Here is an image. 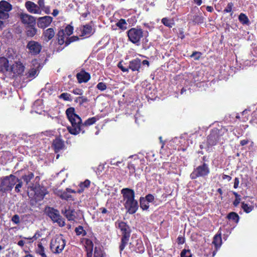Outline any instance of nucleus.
I'll return each mask as SVG.
<instances>
[{"instance_id":"obj_1","label":"nucleus","mask_w":257,"mask_h":257,"mask_svg":"<svg viewBox=\"0 0 257 257\" xmlns=\"http://www.w3.org/2000/svg\"><path fill=\"white\" fill-rule=\"evenodd\" d=\"M67 117L71 123V126H68L67 128L70 134L77 135L80 133H85V130L82 128V119L75 112V108L73 107L68 108L66 110Z\"/></svg>"},{"instance_id":"obj_2","label":"nucleus","mask_w":257,"mask_h":257,"mask_svg":"<svg viewBox=\"0 0 257 257\" xmlns=\"http://www.w3.org/2000/svg\"><path fill=\"white\" fill-rule=\"evenodd\" d=\"M123 200L124 206L127 212L130 214H135L139 208L138 201L135 199V193L134 191L128 188H123L121 190Z\"/></svg>"},{"instance_id":"obj_3","label":"nucleus","mask_w":257,"mask_h":257,"mask_svg":"<svg viewBox=\"0 0 257 257\" xmlns=\"http://www.w3.org/2000/svg\"><path fill=\"white\" fill-rule=\"evenodd\" d=\"M228 130L225 126H222L220 129L213 128L207 137L206 148L207 151L213 146L216 145L221 140H224L223 136L227 134Z\"/></svg>"},{"instance_id":"obj_4","label":"nucleus","mask_w":257,"mask_h":257,"mask_svg":"<svg viewBox=\"0 0 257 257\" xmlns=\"http://www.w3.org/2000/svg\"><path fill=\"white\" fill-rule=\"evenodd\" d=\"M148 35V31L144 33L143 29L138 27L137 28H132L127 31L128 40L137 45L139 44L141 40L144 36L147 37Z\"/></svg>"},{"instance_id":"obj_5","label":"nucleus","mask_w":257,"mask_h":257,"mask_svg":"<svg viewBox=\"0 0 257 257\" xmlns=\"http://www.w3.org/2000/svg\"><path fill=\"white\" fill-rule=\"evenodd\" d=\"M118 228L122 233L121 242L119 246V251L121 253L128 243L131 235V229L126 223L123 221H121L118 223Z\"/></svg>"},{"instance_id":"obj_6","label":"nucleus","mask_w":257,"mask_h":257,"mask_svg":"<svg viewBox=\"0 0 257 257\" xmlns=\"http://www.w3.org/2000/svg\"><path fill=\"white\" fill-rule=\"evenodd\" d=\"M1 180L0 192L6 193L13 189L16 183L17 177L15 175L11 174L2 178Z\"/></svg>"},{"instance_id":"obj_7","label":"nucleus","mask_w":257,"mask_h":257,"mask_svg":"<svg viewBox=\"0 0 257 257\" xmlns=\"http://www.w3.org/2000/svg\"><path fill=\"white\" fill-rule=\"evenodd\" d=\"M66 245V240L60 234L53 238L50 243V249L54 253H60L64 249Z\"/></svg>"},{"instance_id":"obj_8","label":"nucleus","mask_w":257,"mask_h":257,"mask_svg":"<svg viewBox=\"0 0 257 257\" xmlns=\"http://www.w3.org/2000/svg\"><path fill=\"white\" fill-rule=\"evenodd\" d=\"M210 173V169L208 164L203 163L201 165L194 168L191 173L190 177L194 180L199 177L206 178Z\"/></svg>"},{"instance_id":"obj_9","label":"nucleus","mask_w":257,"mask_h":257,"mask_svg":"<svg viewBox=\"0 0 257 257\" xmlns=\"http://www.w3.org/2000/svg\"><path fill=\"white\" fill-rule=\"evenodd\" d=\"M26 48L28 50L29 53L32 56H37L42 49V45L39 42L31 40L27 43Z\"/></svg>"},{"instance_id":"obj_10","label":"nucleus","mask_w":257,"mask_h":257,"mask_svg":"<svg viewBox=\"0 0 257 257\" xmlns=\"http://www.w3.org/2000/svg\"><path fill=\"white\" fill-rule=\"evenodd\" d=\"M47 214L53 221L57 222L60 225H64L65 222L61 218V216L57 209L49 207L47 210Z\"/></svg>"},{"instance_id":"obj_11","label":"nucleus","mask_w":257,"mask_h":257,"mask_svg":"<svg viewBox=\"0 0 257 257\" xmlns=\"http://www.w3.org/2000/svg\"><path fill=\"white\" fill-rule=\"evenodd\" d=\"M25 69V66L20 61H16L10 67V71L13 74L14 77H17L23 75Z\"/></svg>"},{"instance_id":"obj_12","label":"nucleus","mask_w":257,"mask_h":257,"mask_svg":"<svg viewBox=\"0 0 257 257\" xmlns=\"http://www.w3.org/2000/svg\"><path fill=\"white\" fill-rule=\"evenodd\" d=\"M52 147L55 153H58L61 150L65 149V145L64 141L62 140L60 136L56 137L53 141Z\"/></svg>"},{"instance_id":"obj_13","label":"nucleus","mask_w":257,"mask_h":257,"mask_svg":"<svg viewBox=\"0 0 257 257\" xmlns=\"http://www.w3.org/2000/svg\"><path fill=\"white\" fill-rule=\"evenodd\" d=\"M21 22L25 26L36 25V18L34 16L26 13H21L20 15Z\"/></svg>"},{"instance_id":"obj_14","label":"nucleus","mask_w":257,"mask_h":257,"mask_svg":"<svg viewBox=\"0 0 257 257\" xmlns=\"http://www.w3.org/2000/svg\"><path fill=\"white\" fill-rule=\"evenodd\" d=\"M53 18L46 16L40 17L37 20V26L39 28L41 29H45L48 27L52 22Z\"/></svg>"},{"instance_id":"obj_15","label":"nucleus","mask_w":257,"mask_h":257,"mask_svg":"<svg viewBox=\"0 0 257 257\" xmlns=\"http://www.w3.org/2000/svg\"><path fill=\"white\" fill-rule=\"evenodd\" d=\"M76 78L78 82L80 84L82 83L87 82L91 78V76L89 73L86 72L84 69L77 73Z\"/></svg>"},{"instance_id":"obj_16","label":"nucleus","mask_w":257,"mask_h":257,"mask_svg":"<svg viewBox=\"0 0 257 257\" xmlns=\"http://www.w3.org/2000/svg\"><path fill=\"white\" fill-rule=\"evenodd\" d=\"M25 6L27 11L31 14H41V10H40L39 7H38V5L32 1H27L25 3Z\"/></svg>"},{"instance_id":"obj_17","label":"nucleus","mask_w":257,"mask_h":257,"mask_svg":"<svg viewBox=\"0 0 257 257\" xmlns=\"http://www.w3.org/2000/svg\"><path fill=\"white\" fill-rule=\"evenodd\" d=\"M141 66V60L138 58H136L130 61L128 67L129 69H131L132 71L140 72L142 68Z\"/></svg>"},{"instance_id":"obj_18","label":"nucleus","mask_w":257,"mask_h":257,"mask_svg":"<svg viewBox=\"0 0 257 257\" xmlns=\"http://www.w3.org/2000/svg\"><path fill=\"white\" fill-rule=\"evenodd\" d=\"M48 193V191L44 187L36 188L35 191V199L36 201H41L44 199L45 195Z\"/></svg>"},{"instance_id":"obj_19","label":"nucleus","mask_w":257,"mask_h":257,"mask_svg":"<svg viewBox=\"0 0 257 257\" xmlns=\"http://www.w3.org/2000/svg\"><path fill=\"white\" fill-rule=\"evenodd\" d=\"M85 241V248L86 251L87 257H92L93 250V243L89 238H84Z\"/></svg>"},{"instance_id":"obj_20","label":"nucleus","mask_w":257,"mask_h":257,"mask_svg":"<svg viewBox=\"0 0 257 257\" xmlns=\"http://www.w3.org/2000/svg\"><path fill=\"white\" fill-rule=\"evenodd\" d=\"M10 71L9 61L4 57H0V72Z\"/></svg>"},{"instance_id":"obj_21","label":"nucleus","mask_w":257,"mask_h":257,"mask_svg":"<svg viewBox=\"0 0 257 257\" xmlns=\"http://www.w3.org/2000/svg\"><path fill=\"white\" fill-rule=\"evenodd\" d=\"M62 212L69 221H74L76 218V211L70 207L68 209H65Z\"/></svg>"},{"instance_id":"obj_22","label":"nucleus","mask_w":257,"mask_h":257,"mask_svg":"<svg viewBox=\"0 0 257 257\" xmlns=\"http://www.w3.org/2000/svg\"><path fill=\"white\" fill-rule=\"evenodd\" d=\"M55 32L53 28H50L44 31L43 33V36L44 39L46 42H48L51 40L55 36Z\"/></svg>"},{"instance_id":"obj_23","label":"nucleus","mask_w":257,"mask_h":257,"mask_svg":"<svg viewBox=\"0 0 257 257\" xmlns=\"http://www.w3.org/2000/svg\"><path fill=\"white\" fill-rule=\"evenodd\" d=\"M26 28V34L28 37H33L37 33V29L35 25L25 26Z\"/></svg>"},{"instance_id":"obj_24","label":"nucleus","mask_w":257,"mask_h":257,"mask_svg":"<svg viewBox=\"0 0 257 257\" xmlns=\"http://www.w3.org/2000/svg\"><path fill=\"white\" fill-rule=\"evenodd\" d=\"M226 218L229 221L237 224L239 222L240 217L237 213L231 212L227 215Z\"/></svg>"},{"instance_id":"obj_25","label":"nucleus","mask_w":257,"mask_h":257,"mask_svg":"<svg viewBox=\"0 0 257 257\" xmlns=\"http://www.w3.org/2000/svg\"><path fill=\"white\" fill-rule=\"evenodd\" d=\"M57 39L58 43L60 45H62L64 44H66V35L64 32V30L63 29H61L59 30L57 33Z\"/></svg>"},{"instance_id":"obj_26","label":"nucleus","mask_w":257,"mask_h":257,"mask_svg":"<svg viewBox=\"0 0 257 257\" xmlns=\"http://www.w3.org/2000/svg\"><path fill=\"white\" fill-rule=\"evenodd\" d=\"M212 243L216 247H220L222 244L221 231L219 229L217 233L213 237Z\"/></svg>"},{"instance_id":"obj_27","label":"nucleus","mask_w":257,"mask_h":257,"mask_svg":"<svg viewBox=\"0 0 257 257\" xmlns=\"http://www.w3.org/2000/svg\"><path fill=\"white\" fill-rule=\"evenodd\" d=\"M90 184V181L88 179H86L84 182H80L78 185L79 188L77 191V193L79 194L82 193L85 188L89 187Z\"/></svg>"},{"instance_id":"obj_28","label":"nucleus","mask_w":257,"mask_h":257,"mask_svg":"<svg viewBox=\"0 0 257 257\" xmlns=\"http://www.w3.org/2000/svg\"><path fill=\"white\" fill-rule=\"evenodd\" d=\"M12 6L11 4L6 1L0 2V9L8 13L12 10Z\"/></svg>"},{"instance_id":"obj_29","label":"nucleus","mask_w":257,"mask_h":257,"mask_svg":"<svg viewBox=\"0 0 257 257\" xmlns=\"http://www.w3.org/2000/svg\"><path fill=\"white\" fill-rule=\"evenodd\" d=\"M93 257H106V253L101 247H94Z\"/></svg>"},{"instance_id":"obj_30","label":"nucleus","mask_w":257,"mask_h":257,"mask_svg":"<svg viewBox=\"0 0 257 257\" xmlns=\"http://www.w3.org/2000/svg\"><path fill=\"white\" fill-rule=\"evenodd\" d=\"M34 173L32 172H28L27 174H25L22 176V179L24 180L27 185H29L31 180L34 179Z\"/></svg>"},{"instance_id":"obj_31","label":"nucleus","mask_w":257,"mask_h":257,"mask_svg":"<svg viewBox=\"0 0 257 257\" xmlns=\"http://www.w3.org/2000/svg\"><path fill=\"white\" fill-rule=\"evenodd\" d=\"M255 206L257 207L256 205H249L244 202H241V208L244 212L246 213H249L251 212L253 210Z\"/></svg>"},{"instance_id":"obj_32","label":"nucleus","mask_w":257,"mask_h":257,"mask_svg":"<svg viewBox=\"0 0 257 257\" xmlns=\"http://www.w3.org/2000/svg\"><path fill=\"white\" fill-rule=\"evenodd\" d=\"M96 118L95 116L90 117L86 120L84 123L82 122V128L85 130V128L94 124L96 121Z\"/></svg>"},{"instance_id":"obj_33","label":"nucleus","mask_w":257,"mask_h":257,"mask_svg":"<svg viewBox=\"0 0 257 257\" xmlns=\"http://www.w3.org/2000/svg\"><path fill=\"white\" fill-rule=\"evenodd\" d=\"M36 252L41 255V257H47L45 253V248L41 242L38 244L37 247L36 249Z\"/></svg>"},{"instance_id":"obj_34","label":"nucleus","mask_w":257,"mask_h":257,"mask_svg":"<svg viewBox=\"0 0 257 257\" xmlns=\"http://www.w3.org/2000/svg\"><path fill=\"white\" fill-rule=\"evenodd\" d=\"M116 26L121 30L125 31L127 28V24L125 19H120L116 24Z\"/></svg>"},{"instance_id":"obj_35","label":"nucleus","mask_w":257,"mask_h":257,"mask_svg":"<svg viewBox=\"0 0 257 257\" xmlns=\"http://www.w3.org/2000/svg\"><path fill=\"white\" fill-rule=\"evenodd\" d=\"M149 203L143 197L140 198V207L143 210H147L149 208Z\"/></svg>"},{"instance_id":"obj_36","label":"nucleus","mask_w":257,"mask_h":257,"mask_svg":"<svg viewBox=\"0 0 257 257\" xmlns=\"http://www.w3.org/2000/svg\"><path fill=\"white\" fill-rule=\"evenodd\" d=\"M79 96L76 97L74 99V102L76 103H79V105L81 106L84 103L88 102V99L87 97L82 95H79Z\"/></svg>"},{"instance_id":"obj_37","label":"nucleus","mask_w":257,"mask_h":257,"mask_svg":"<svg viewBox=\"0 0 257 257\" xmlns=\"http://www.w3.org/2000/svg\"><path fill=\"white\" fill-rule=\"evenodd\" d=\"M92 28L90 25L87 24L83 26V30L82 31V35L86 36L90 35L92 34Z\"/></svg>"},{"instance_id":"obj_38","label":"nucleus","mask_w":257,"mask_h":257,"mask_svg":"<svg viewBox=\"0 0 257 257\" xmlns=\"http://www.w3.org/2000/svg\"><path fill=\"white\" fill-rule=\"evenodd\" d=\"M239 21L242 25H248L249 20L246 15L243 13H241L238 16Z\"/></svg>"},{"instance_id":"obj_39","label":"nucleus","mask_w":257,"mask_h":257,"mask_svg":"<svg viewBox=\"0 0 257 257\" xmlns=\"http://www.w3.org/2000/svg\"><path fill=\"white\" fill-rule=\"evenodd\" d=\"M75 232L77 235H82L83 236H85L87 234L86 230L83 228V227L81 225H79L75 228Z\"/></svg>"},{"instance_id":"obj_40","label":"nucleus","mask_w":257,"mask_h":257,"mask_svg":"<svg viewBox=\"0 0 257 257\" xmlns=\"http://www.w3.org/2000/svg\"><path fill=\"white\" fill-rule=\"evenodd\" d=\"M38 70L35 68H31L26 74L27 77L33 79L37 75Z\"/></svg>"},{"instance_id":"obj_41","label":"nucleus","mask_w":257,"mask_h":257,"mask_svg":"<svg viewBox=\"0 0 257 257\" xmlns=\"http://www.w3.org/2000/svg\"><path fill=\"white\" fill-rule=\"evenodd\" d=\"M162 23L165 26L169 28H172L174 25L173 21L168 18H164L161 20Z\"/></svg>"},{"instance_id":"obj_42","label":"nucleus","mask_w":257,"mask_h":257,"mask_svg":"<svg viewBox=\"0 0 257 257\" xmlns=\"http://www.w3.org/2000/svg\"><path fill=\"white\" fill-rule=\"evenodd\" d=\"M192 22L194 24H201L204 22V18L199 15H195L193 17Z\"/></svg>"},{"instance_id":"obj_43","label":"nucleus","mask_w":257,"mask_h":257,"mask_svg":"<svg viewBox=\"0 0 257 257\" xmlns=\"http://www.w3.org/2000/svg\"><path fill=\"white\" fill-rule=\"evenodd\" d=\"M58 97L64 101H71L72 100L71 94L67 92L61 93Z\"/></svg>"},{"instance_id":"obj_44","label":"nucleus","mask_w":257,"mask_h":257,"mask_svg":"<svg viewBox=\"0 0 257 257\" xmlns=\"http://www.w3.org/2000/svg\"><path fill=\"white\" fill-rule=\"evenodd\" d=\"M137 245L138 246L136 249L135 251L137 253H142L144 252L145 250V247L144 245L142 242V241L140 240L139 242H138L137 243Z\"/></svg>"},{"instance_id":"obj_45","label":"nucleus","mask_w":257,"mask_h":257,"mask_svg":"<svg viewBox=\"0 0 257 257\" xmlns=\"http://www.w3.org/2000/svg\"><path fill=\"white\" fill-rule=\"evenodd\" d=\"M17 182L18 184H17L15 186V191L17 193H20L21 191V188L23 186V182L21 179L17 178L16 183Z\"/></svg>"},{"instance_id":"obj_46","label":"nucleus","mask_w":257,"mask_h":257,"mask_svg":"<svg viewBox=\"0 0 257 257\" xmlns=\"http://www.w3.org/2000/svg\"><path fill=\"white\" fill-rule=\"evenodd\" d=\"M233 6V4L231 2L228 3L226 8L223 10V13H230V16H231L233 14L232 8Z\"/></svg>"},{"instance_id":"obj_47","label":"nucleus","mask_w":257,"mask_h":257,"mask_svg":"<svg viewBox=\"0 0 257 257\" xmlns=\"http://www.w3.org/2000/svg\"><path fill=\"white\" fill-rule=\"evenodd\" d=\"M79 39L78 37L77 36H72L71 37H68V36L66 37V44L65 46H67L69 45L71 43L75 42L77 41Z\"/></svg>"},{"instance_id":"obj_48","label":"nucleus","mask_w":257,"mask_h":257,"mask_svg":"<svg viewBox=\"0 0 257 257\" xmlns=\"http://www.w3.org/2000/svg\"><path fill=\"white\" fill-rule=\"evenodd\" d=\"M64 32L67 36H69L73 32V27L70 25H68L65 28Z\"/></svg>"},{"instance_id":"obj_49","label":"nucleus","mask_w":257,"mask_h":257,"mask_svg":"<svg viewBox=\"0 0 257 257\" xmlns=\"http://www.w3.org/2000/svg\"><path fill=\"white\" fill-rule=\"evenodd\" d=\"M202 55V53L201 52L199 51H194L192 54L190 55V57L193 58L195 60H199L201 56Z\"/></svg>"},{"instance_id":"obj_50","label":"nucleus","mask_w":257,"mask_h":257,"mask_svg":"<svg viewBox=\"0 0 257 257\" xmlns=\"http://www.w3.org/2000/svg\"><path fill=\"white\" fill-rule=\"evenodd\" d=\"M60 197L61 199L66 200H70L72 198L71 195L68 193L66 191L62 192L60 194Z\"/></svg>"},{"instance_id":"obj_51","label":"nucleus","mask_w":257,"mask_h":257,"mask_svg":"<svg viewBox=\"0 0 257 257\" xmlns=\"http://www.w3.org/2000/svg\"><path fill=\"white\" fill-rule=\"evenodd\" d=\"M181 257H192V253L190 249H184L181 252Z\"/></svg>"},{"instance_id":"obj_52","label":"nucleus","mask_w":257,"mask_h":257,"mask_svg":"<svg viewBox=\"0 0 257 257\" xmlns=\"http://www.w3.org/2000/svg\"><path fill=\"white\" fill-rule=\"evenodd\" d=\"M107 88L106 84L104 82H99L96 85V88L101 91L105 90Z\"/></svg>"},{"instance_id":"obj_53","label":"nucleus","mask_w":257,"mask_h":257,"mask_svg":"<svg viewBox=\"0 0 257 257\" xmlns=\"http://www.w3.org/2000/svg\"><path fill=\"white\" fill-rule=\"evenodd\" d=\"M127 168L130 170V174L132 175L134 174L136 172V165L135 164L132 163H130L128 164Z\"/></svg>"},{"instance_id":"obj_54","label":"nucleus","mask_w":257,"mask_h":257,"mask_svg":"<svg viewBox=\"0 0 257 257\" xmlns=\"http://www.w3.org/2000/svg\"><path fill=\"white\" fill-rule=\"evenodd\" d=\"M71 92L73 93L75 95H82L83 94V90L82 89L79 88H74L72 91Z\"/></svg>"},{"instance_id":"obj_55","label":"nucleus","mask_w":257,"mask_h":257,"mask_svg":"<svg viewBox=\"0 0 257 257\" xmlns=\"http://www.w3.org/2000/svg\"><path fill=\"white\" fill-rule=\"evenodd\" d=\"M8 13L5 11L0 9V19L5 20L9 18Z\"/></svg>"},{"instance_id":"obj_56","label":"nucleus","mask_w":257,"mask_h":257,"mask_svg":"<svg viewBox=\"0 0 257 257\" xmlns=\"http://www.w3.org/2000/svg\"><path fill=\"white\" fill-rule=\"evenodd\" d=\"M118 67L123 72H128L129 71V67H125L123 66L122 62H119L117 64Z\"/></svg>"},{"instance_id":"obj_57","label":"nucleus","mask_w":257,"mask_h":257,"mask_svg":"<svg viewBox=\"0 0 257 257\" xmlns=\"http://www.w3.org/2000/svg\"><path fill=\"white\" fill-rule=\"evenodd\" d=\"M38 7H39L41 13L42 12V10H44L46 7L45 6V0H39L38 1Z\"/></svg>"},{"instance_id":"obj_58","label":"nucleus","mask_w":257,"mask_h":257,"mask_svg":"<svg viewBox=\"0 0 257 257\" xmlns=\"http://www.w3.org/2000/svg\"><path fill=\"white\" fill-rule=\"evenodd\" d=\"M144 198L149 203L153 202L155 199L154 195L151 194L147 195Z\"/></svg>"},{"instance_id":"obj_59","label":"nucleus","mask_w":257,"mask_h":257,"mask_svg":"<svg viewBox=\"0 0 257 257\" xmlns=\"http://www.w3.org/2000/svg\"><path fill=\"white\" fill-rule=\"evenodd\" d=\"M12 221L16 224L20 222V217L18 214L14 215L12 218Z\"/></svg>"},{"instance_id":"obj_60","label":"nucleus","mask_w":257,"mask_h":257,"mask_svg":"<svg viewBox=\"0 0 257 257\" xmlns=\"http://www.w3.org/2000/svg\"><path fill=\"white\" fill-rule=\"evenodd\" d=\"M177 241L178 244H183L185 241V238L182 236H179L177 239Z\"/></svg>"},{"instance_id":"obj_61","label":"nucleus","mask_w":257,"mask_h":257,"mask_svg":"<svg viewBox=\"0 0 257 257\" xmlns=\"http://www.w3.org/2000/svg\"><path fill=\"white\" fill-rule=\"evenodd\" d=\"M239 183V178H237V177L235 178V179L234 180V185H233L234 188H235V189L237 188L238 187Z\"/></svg>"},{"instance_id":"obj_62","label":"nucleus","mask_w":257,"mask_h":257,"mask_svg":"<svg viewBox=\"0 0 257 257\" xmlns=\"http://www.w3.org/2000/svg\"><path fill=\"white\" fill-rule=\"evenodd\" d=\"M222 179L223 180H227L229 182V181H231L232 178L231 176H230L229 175L223 174L222 176Z\"/></svg>"},{"instance_id":"obj_63","label":"nucleus","mask_w":257,"mask_h":257,"mask_svg":"<svg viewBox=\"0 0 257 257\" xmlns=\"http://www.w3.org/2000/svg\"><path fill=\"white\" fill-rule=\"evenodd\" d=\"M240 200H241L240 197L235 198L233 202V205L235 207L237 206L238 205L239 203H240Z\"/></svg>"},{"instance_id":"obj_64","label":"nucleus","mask_w":257,"mask_h":257,"mask_svg":"<svg viewBox=\"0 0 257 257\" xmlns=\"http://www.w3.org/2000/svg\"><path fill=\"white\" fill-rule=\"evenodd\" d=\"M248 142L249 141L248 139L242 140L240 141V144L241 146H243L247 145L248 143Z\"/></svg>"}]
</instances>
